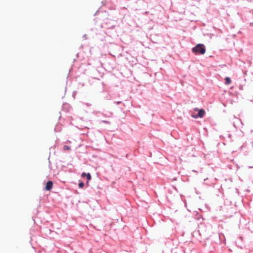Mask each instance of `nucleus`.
I'll return each instance as SVG.
<instances>
[{"label":"nucleus","mask_w":253,"mask_h":253,"mask_svg":"<svg viewBox=\"0 0 253 253\" xmlns=\"http://www.w3.org/2000/svg\"><path fill=\"white\" fill-rule=\"evenodd\" d=\"M192 52L195 54H204L206 52L205 46L203 44H198L192 48Z\"/></svg>","instance_id":"obj_1"},{"label":"nucleus","mask_w":253,"mask_h":253,"mask_svg":"<svg viewBox=\"0 0 253 253\" xmlns=\"http://www.w3.org/2000/svg\"><path fill=\"white\" fill-rule=\"evenodd\" d=\"M195 110L198 111V114L197 115L192 114L191 116L194 118H197L198 117L203 118L205 114V111L203 109H199L195 108Z\"/></svg>","instance_id":"obj_2"},{"label":"nucleus","mask_w":253,"mask_h":253,"mask_svg":"<svg viewBox=\"0 0 253 253\" xmlns=\"http://www.w3.org/2000/svg\"><path fill=\"white\" fill-rule=\"evenodd\" d=\"M53 186V183L51 181H48L47 182L45 189L47 191H50Z\"/></svg>","instance_id":"obj_3"},{"label":"nucleus","mask_w":253,"mask_h":253,"mask_svg":"<svg viewBox=\"0 0 253 253\" xmlns=\"http://www.w3.org/2000/svg\"><path fill=\"white\" fill-rule=\"evenodd\" d=\"M225 80V83L227 84H230L231 82V81L229 77H226Z\"/></svg>","instance_id":"obj_4"},{"label":"nucleus","mask_w":253,"mask_h":253,"mask_svg":"<svg viewBox=\"0 0 253 253\" xmlns=\"http://www.w3.org/2000/svg\"><path fill=\"white\" fill-rule=\"evenodd\" d=\"M70 147L69 146L65 145L63 147L64 150H69L70 149Z\"/></svg>","instance_id":"obj_5"},{"label":"nucleus","mask_w":253,"mask_h":253,"mask_svg":"<svg viewBox=\"0 0 253 253\" xmlns=\"http://www.w3.org/2000/svg\"><path fill=\"white\" fill-rule=\"evenodd\" d=\"M86 177L88 180H90L91 179V175L89 173H88L86 174Z\"/></svg>","instance_id":"obj_6"},{"label":"nucleus","mask_w":253,"mask_h":253,"mask_svg":"<svg viewBox=\"0 0 253 253\" xmlns=\"http://www.w3.org/2000/svg\"><path fill=\"white\" fill-rule=\"evenodd\" d=\"M84 186V183L83 182H81L80 183H79V187L81 188H83Z\"/></svg>","instance_id":"obj_7"},{"label":"nucleus","mask_w":253,"mask_h":253,"mask_svg":"<svg viewBox=\"0 0 253 253\" xmlns=\"http://www.w3.org/2000/svg\"><path fill=\"white\" fill-rule=\"evenodd\" d=\"M86 174H87V173H84V172H83V173H82V176L83 177H85V176H86Z\"/></svg>","instance_id":"obj_8"}]
</instances>
